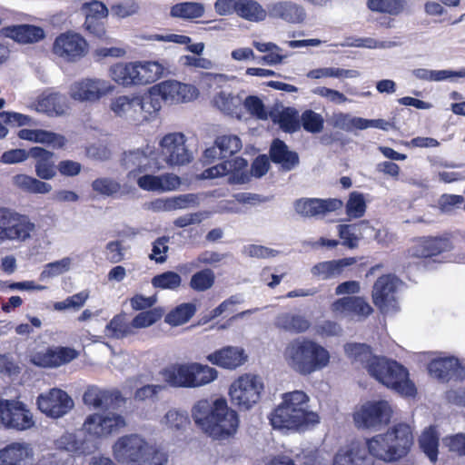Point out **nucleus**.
Masks as SVG:
<instances>
[{
    "label": "nucleus",
    "mask_w": 465,
    "mask_h": 465,
    "mask_svg": "<svg viewBox=\"0 0 465 465\" xmlns=\"http://www.w3.org/2000/svg\"><path fill=\"white\" fill-rule=\"evenodd\" d=\"M346 354L356 362L361 363L371 376L378 381L405 396H413L414 384L408 378L407 370L395 361L373 356L368 345L349 343L344 347Z\"/></svg>",
    "instance_id": "obj_1"
},
{
    "label": "nucleus",
    "mask_w": 465,
    "mask_h": 465,
    "mask_svg": "<svg viewBox=\"0 0 465 465\" xmlns=\"http://www.w3.org/2000/svg\"><path fill=\"white\" fill-rule=\"evenodd\" d=\"M195 424L213 439L223 440L233 435L239 425L238 414L227 406L224 399L211 402L199 401L192 410Z\"/></svg>",
    "instance_id": "obj_2"
},
{
    "label": "nucleus",
    "mask_w": 465,
    "mask_h": 465,
    "mask_svg": "<svg viewBox=\"0 0 465 465\" xmlns=\"http://www.w3.org/2000/svg\"><path fill=\"white\" fill-rule=\"evenodd\" d=\"M330 358V352L325 347L308 338L292 340L286 345L283 351V359L287 366L304 376L327 367Z\"/></svg>",
    "instance_id": "obj_3"
},
{
    "label": "nucleus",
    "mask_w": 465,
    "mask_h": 465,
    "mask_svg": "<svg viewBox=\"0 0 465 465\" xmlns=\"http://www.w3.org/2000/svg\"><path fill=\"white\" fill-rule=\"evenodd\" d=\"M309 397L302 391L282 395V402L271 414L274 429H307L319 422V416L308 411Z\"/></svg>",
    "instance_id": "obj_4"
},
{
    "label": "nucleus",
    "mask_w": 465,
    "mask_h": 465,
    "mask_svg": "<svg viewBox=\"0 0 465 465\" xmlns=\"http://www.w3.org/2000/svg\"><path fill=\"white\" fill-rule=\"evenodd\" d=\"M413 442L411 429L398 424L384 434H379L362 443L368 454L386 462L396 461L406 456Z\"/></svg>",
    "instance_id": "obj_5"
},
{
    "label": "nucleus",
    "mask_w": 465,
    "mask_h": 465,
    "mask_svg": "<svg viewBox=\"0 0 465 465\" xmlns=\"http://www.w3.org/2000/svg\"><path fill=\"white\" fill-rule=\"evenodd\" d=\"M114 459L125 465H165L167 455L138 434L120 437L113 445Z\"/></svg>",
    "instance_id": "obj_6"
},
{
    "label": "nucleus",
    "mask_w": 465,
    "mask_h": 465,
    "mask_svg": "<svg viewBox=\"0 0 465 465\" xmlns=\"http://www.w3.org/2000/svg\"><path fill=\"white\" fill-rule=\"evenodd\" d=\"M35 224L29 216L9 207H0V243H22L32 238Z\"/></svg>",
    "instance_id": "obj_7"
},
{
    "label": "nucleus",
    "mask_w": 465,
    "mask_h": 465,
    "mask_svg": "<svg viewBox=\"0 0 465 465\" xmlns=\"http://www.w3.org/2000/svg\"><path fill=\"white\" fill-rule=\"evenodd\" d=\"M263 389L262 377L247 373L231 384L229 394L234 405L240 410L247 411L259 402Z\"/></svg>",
    "instance_id": "obj_8"
},
{
    "label": "nucleus",
    "mask_w": 465,
    "mask_h": 465,
    "mask_svg": "<svg viewBox=\"0 0 465 465\" xmlns=\"http://www.w3.org/2000/svg\"><path fill=\"white\" fill-rule=\"evenodd\" d=\"M126 425V420L122 414L107 411L88 415L84 420L83 429L90 436L106 438L119 432Z\"/></svg>",
    "instance_id": "obj_9"
},
{
    "label": "nucleus",
    "mask_w": 465,
    "mask_h": 465,
    "mask_svg": "<svg viewBox=\"0 0 465 465\" xmlns=\"http://www.w3.org/2000/svg\"><path fill=\"white\" fill-rule=\"evenodd\" d=\"M0 422L7 429L23 431L35 426L31 411L16 400H0Z\"/></svg>",
    "instance_id": "obj_10"
},
{
    "label": "nucleus",
    "mask_w": 465,
    "mask_h": 465,
    "mask_svg": "<svg viewBox=\"0 0 465 465\" xmlns=\"http://www.w3.org/2000/svg\"><path fill=\"white\" fill-rule=\"evenodd\" d=\"M391 412L386 401H368L354 412L353 420L358 428L378 430L390 422Z\"/></svg>",
    "instance_id": "obj_11"
},
{
    "label": "nucleus",
    "mask_w": 465,
    "mask_h": 465,
    "mask_svg": "<svg viewBox=\"0 0 465 465\" xmlns=\"http://www.w3.org/2000/svg\"><path fill=\"white\" fill-rule=\"evenodd\" d=\"M185 142V136L182 133L167 134L161 139V155L167 165L182 166L192 162L193 153Z\"/></svg>",
    "instance_id": "obj_12"
},
{
    "label": "nucleus",
    "mask_w": 465,
    "mask_h": 465,
    "mask_svg": "<svg viewBox=\"0 0 465 465\" xmlns=\"http://www.w3.org/2000/svg\"><path fill=\"white\" fill-rule=\"evenodd\" d=\"M400 282L393 275H382L375 282L372 300L382 313H392L399 310L396 292Z\"/></svg>",
    "instance_id": "obj_13"
},
{
    "label": "nucleus",
    "mask_w": 465,
    "mask_h": 465,
    "mask_svg": "<svg viewBox=\"0 0 465 465\" xmlns=\"http://www.w3.org/2000/svg\"><path fill=\"white\" fill-rule=\"evenodd\" d=\"M36 404L41 412L53 419L66 415L74 406L68 393L58 388L39 394Z\"/></svg>",
    "instance_id": "obj_14"
},
{
    "label": "nucleus",
    "mask_w": 465,
    "mask_h": 465,
    "mask_svg": "<svg viewBox=\"0 0 465 465\" xmlns=\"http://www.w3.org/2000/svg\"><path fill=\"white\" fill-rule=\"evenodd\" d=\"M114 85L110 82L100 78H85L74 83L70 88V94L74 100L80 102H96L110 94Z\"/></svg>",
    "instance_id": "obj_15"
},
{
    "label": "nucleus",
    "mask_w": 465,
    "mask_h": 465,
    "mask_svg": "<svg viewBox=\"0 0 465 465\" xmlns=\"http://www.w3.org/2000/svg\"><path fill=\"white\" fill-rule=\"evenodd\" d=\"M154 161V147L149 144L124 152L122 157V164L128 170L129 179H135L141 173L151 171Z\"/></svg>",
    "instance_id": "obj_16"
},
{
    "label": "nucleus",
    "mask_w": 465,
    "mask_h": 465,
    "mask_svg": "<svg viewBox=\"0 0 465 465\" xmlns=\"http://www.w3.org/2000/svg\"><path fill=\"white\" fill-rule=\"evenodd\" d=\"M84 403L95 410L115 409L125 403V398L117 389L90 385L83 395Z\"/></svg>",
    "instance_id": "obj_17"
},
{
    "label": "nucleus",
    "mask_w": 465,
    "mask_h": 465,
    "mask_svg": "<svg viewBox=\"0 0 465 465\" xmlns=\"http://www.w3.org/2000/svg\"><path fill=\"white\" fill-rule=\"evenodd\" d=\"M87 49L86 41L75 33L61 34L56 37L53 46L54 53L67 61L82 58L87 53Z\"/></svg>",
    "instance_id": "obj_18"
},
{
    "label": "nucleus",
    "mask_w": 465,
    "mask_h": 465,
    "mask_svg": "<svg viewBox=\"0 0 465 465\" xmlns=\"http://www.w3.org/2000/svg\"><path fill=\"white\" fill-rule=\"evenodd\" d=\"M341 200L335 198H301L294 202L295 212L305 218L319 217L342 207Z\"/></svg>",
    "instance_id": "obj_19"
},
{
    "label": "nucleus",
    "mask_w": 465,
    "mask_h": 465,
    "mask_svg": "<svg viewBox=\"0 0 465 465\" xmlns=\"http://www.w3.org/2000/svg\"><path fill=\"white\" fill-rule=\"evenodd\" d=\"M428 371L430 376L443 382L465 379V368L453 357L431 361Z\"/></svg>",
    "instance_id": "obj_20"
},
{
    "label": "nucleus",
    "mask_w": 465,
    "mask_h": 465,
    "mask_svg": "<svg viewBox=\"0 0 465 465\" xmlns=\"http://www.w3.org/2000/svg\"><path fill=\"white\" fill-rule=\"evenodd\" d=\"M267 9L269 17L289 24H302L307 16L305 8L302 5L289 0L270 3L267 5Z\"/></svg>",
    "instance_id": "obj_21"
},
{
    "label": "nucleus",
    "mask_w": 465,
    "mask_h": 465,
    "mask_svg": "<svg viewBox=\"0 0 465 465\" xmlns=\"http://www.w3.org/2000/svg\"><path fill=\"white\" fill-rule=\"evenodd\" d=\"M163 100L169 103L187 102L197 95V90L191 84L174 80L163 81L154 86Z\"/></svg>",
    "instance_id": "obj_22"
},
{
    "label": "nucleus",
    "mask_w": 465,
    "mask_h": 465,
    "mask_svg": "<svg viewBox=\"0 0 465 465\" xmlns=\"http://www.w3.org/2000/svg\"><path fill=\"white\" fill-rule=\"evenodd\" d=\"M332 465H373V460L364 445L352 442L338 450Z\"/></svg>",
    "instance_id": "obj_23"
},
{
    "label": "nucleus",
    "mask_w": 465,
    "mask_h": 465,
    "mask_svg": "<svg viewBox=\"0 0 465 465\" xmlns=\"http://www.w3.org/2000/svg\"><path fill=\"white\" fill-rule=\"evenodd\" d=\"M331 310L339 317H367L372 312L371 305L359 296H348L339 299L332 303Z\"/></svg>",
    "instance_id": "obj_24"
},
{
    "label": "nucleus",
    "mask_w": 465,
    "mask_h": 465,
    "mask_svg": "<svg viewBox=\"0 0 465 465\" xmlns=\"http://www.w3.org/2000/svg\"><path fill=\"white\" fill-rule=\"evenodd\" d=\"M135 180L141 189L148 192L173 191L181 184L180 178L173 173L138 175Z\"/></svg>",
    "instance_id": "obj_25"
},
{
    "label": "nucleus",
    "mask_w": 465,
    "mask_h": 465,
    "mask_svg": "<svg viewBox=\"0 0 465 465\" xmlns=\"http://www.w3.org/2000/svg\"><path fill=\"white\" fill-rule=\"evenodd\" d=\"M207 360L212 364L224 369L233 370L246 361L247 355L242 348L227 346L210 353L207 356Z\"/></svg>",
    "instance_id": "obj_26"
},
{
    "label": "nucleus",
    "mask_w": 465,
    "mask_h": 465,
    "mask_svg": "<svg viewBox=\"0 0 465 465\" xmlns=\"http://www.w3.org/2000/svg\"><path fill=\"white\" fill-rule=\"evenodd\" d=\"M140 95L131 94L119 95L111 100L110 109L118 117L139 120Z\"/></svg>",
    "instance_id": "obj_27"
},
{
    "label": "nucleus",
    "mask_w": 465,
    "mask_h": 465,
    "mask_svg": "<svg viewBox=\"0 0 465 465\" xmlns=\"http://www.w3.org/2000/svg\"><path fill=\"white\" fill-rule=\"evenodd\" d=\"M56 447L77 455H89L96 450L94 440L66 432L56 440Z\"/></svg>",
    "instance_id": "obj_28"
},
{
    "label": "nucleus",
    "mask_w": 465,
    "mask_h": 465,
    "mask_svg": "<svg viewBox=\"0 0 465 465\" xmlns=\"http://www.w3.org/2000/svg\"><path fill=\"white\" fill-rule=\"evenodd\" d=\"M355 262L356 258L353 257L321 262L311 268V273L320 281H326L338 277L344 268L353 265Z\"/></svg>",
    "instance_id": "obj_29"
},
{
    "label": "nucleus",
    "mask_w": 465,
    "mask_h": 465,
    "mask_svg": "<svg viewBox=\"0 0 465 465\" xmlns=\"http://www.w3.org/2000/svg\"><path fill=\"white\" fill-rule=\"evenodd\" d=\"M31 108L49 115H61L67 109L66 96L59 93H43L38 99L32 103Z\"/></svg>",
    "instance_id": "obj_30"
},
{
    "label": "nucleus",
    "mask_w": 465,
    "mask_h": 465,
    "mask_svg": "<svg viewBox=\"0 0 465 465\" xmlns=\"http://www.w3.org/2000/svg\"><path fill=\"white\" fill-rule=\"evenodd\" d=\"M33 457L28 443L14 442L0 450V465H26Z\"/></svg>",
    "instance_id": "obj_31"
},
{
    "label": "nucleus",
    "mask_w": 465,
    "mask_h": 465,
    "mask_svg": "<svg viewBox=\"0 0 465 465\" xmlns=\"http://www.w3.org/2000/svg\"><path fill=\"white\" fill-rule=\"evenodd\" d=\"M192 362L176 363L162 371L163 379L174 388H191Z\"/></svg>",
    "instance_id": "obj_32"
},
{
    "label": "nucleus",
    "mask_w": 465,
    "mask_h": 465,
    "mask_svg": "<svg viewBox=\"0 0 465 465\" xmlns=\"http://www.w3.org/2000/svg\"><path fill=\"white\" fill-rule=\"evenodd\" d=\"M110 75L115 83L124 87L142 85L138 62L116 64L111 67Z\"/></svg>",
    "instance_id": "obj_33"
},
{
    "label": "nucleus",
    "mask_w": 465,
    "mask_h": 465,
    "mask_svg": "<svg viewBox=\"0 0 465 465\" xmlns=\"http://www.w3.org/2000/svg\"><path fill=\"white\" fill-rule=\"evenodd\" d=\"M270 156L273 163L281 165L283 171L293 170L299 164V155L296 152L289 150L284 142L275 139L270 148Z\"/></svg>",
    "instance_id": "obj_34"
},
{
    "label": "nucleus",
    "mask_w": 465,
    "mask_h": 465,
    "mask_svg": "<svg viewBox=\"0 0 465 465\" xmlns=\"http://www.w3.org/2000/svg\"><path fill=\"white\" fill-rule=\"evenodd\" d=\"M6 37L12 38L17 43L33 44L44 39V30L36 25H12L3 29Z\"/></svg>",
    "instance_id": "obj_35"
},
{
    "label": "nucleus",
    "mask_w": 465,
    "mask_h": 465,
    "mask_svg": "<svg viewBox=\"0 0 465 465\" xmlns=\"http://www.w3.org/2000/svg\"><path fill=\"white\" fill-rule=\"evenodd\" d=\"M141 84L156 82L171 73L170 64L166 60L138 62Z\"/></svg>",
    "instance_id": "obj_36"
},
{
    "label": "nucleus",
    "mask_w": 465,
    "mask_h": 465,
    "mask_svg": "<svg viewBox=\"0 0 465 465\" xmlns=\"http://www.w3.org/2000/svg\"><path fill=\"white\" fill-rule=\"evenodd\" d=\"M213 102L215 106L223 113L241 118L243 104L242 94L222 91L215 95Z\"/></svg>",
    "instance_id": "obj_37"
},
{
    "label": "nucleus",
    "mask_w": 465,
    "mask_h": 465,
    "mask_svg": "<svg viewBox=\"0 0 465 465\" xmlns=\"http://www.w3.org/2000/svg\"><path fill=\"white\" fill-rule=\"evenodd\" d=\"M450 248L447 238H427L418 242L412 249L411 254L417 257H432Z\"/></svg>",
    "instance_id": "obj_38"
},
{
    "label": "nucleus",
    "mask_w": 465,
    "mask_h": 465,
    "mask_svg": "<svg viewBox=\"0 0 465 465\" xmlns=\"http://www.w3.org/2000/svg\"><path fill=\"white\" fill-rule=\"evenodd\" d=\"M54 153L41 147L31 148V157L37 159L35 163L36 175L44 180H50L56 174V171L52 162Z\"/></svg>",
    "instance_id": "obj_39"
},
{
    "label": "nucleus",
    "mask_w": 465,
    "mask_h": 465,
    "mask_svg": "<svg viewBox=\"0 0 465 465\" xmlns=\"http://www.w3.org/2000/svg\"><path fill=\"white\" fill-rule=\"evenodd\" d=\"M237 15L249 22L260 23L268 16V9L255 0H239Z\"/></svg>",
    "instance_id": "obj_40"
},
{
    "label": "nucleus",
    "mask_w": 465,
    "mask_h": 465,
    "mask_svg": "<svg viewBox=\"0 0 465 465\" xmlns=\"http://www.w3.org/2000/svg\"><path fill=\"white\" fill-rule=\"evenodd\" d=\"M310 322L302 315L283 312L275 319V326L286 331L302 333L310 328Z\"/></svg>",
    "instance_id": "obj_41"
},
{
    "label": "nucleus",
    "mask_w": 465,
    "mask_h": 465,
    "mask_svg": "<svg viewBox=\"0 0 465 465\" xmlns=\"http://www.w3.org/2000/svg\"><path fill=\"white\" fill-rule=\"evenodd\" d=\"M205 13V6L199 2H183L171 7L170 15L183 20L201 18Z\"/></svg>",
    "instance_id": "obj_42"
},
{
    "label": "nucleus",
    "mask_w": 465,
    "mask_h": 465,
    "mask_svg": "<svg viewBox=\"0 0 465 465\" xmlns=\"http://www.w3.org/2000/svg\"><path fill=\"white\" fill-rule=\"evenodd\" d=\"M13 184L29 193H47L52 185L26 174H16L12 178Z\"/></svg>",
    "instance_id": "obj_43"
},
{
    "label": "nucleus",
    "mask_w": 465,
    "mask_h": 465,
    "mask_svg": "<svg viewBox=\"0 0 465 465\" xmlns=\"http://www.w3.org/2000/svg\"><path fill=\"white\" fill-rule=\"evenodd\" d=\"M163 210L170 212L179 209H187L199 205V197L195 193L180 194L163 201L156 202Z\"/></svg>",
    "instance_id": "obj_44"
},
{
    "label": "nucleus",
    "mask_w": 465,
    "mask_h": 465,
    "mask_svg": "<svg viewBox=\"0 0 465 465\" xmlns=\"http://www.w3.org/2000/svg\"><path fill=\"white\" fill-rule=\"evenodd\" d=\"M247 166V161L242 157H236L232 161H223L214 166H212L203 173L205 179H213L225 175L233 171H239Z\"/></svg>",
    "instance_id": "obj_45"
},
{
    "label": "nucleus",
    "mask_w": 465,
    "mask_h": 465,
    "mask_svg": "<svg viewBox=\"0 0 465 465\" xmlns=\"http://www.w3.org/2000/svg\"><path fill=\"white\" fill-rule=\"evenodd\" d=\"M328 124L335 129L347 133L361 130V117L353 116L348 113H333L329 118Z\"/></svg>",
    "instance_id": "obj_46"
},
{
    "label": "nucleus",
    "mask_w": 465,
    "mask_h": 465,
    "mask_svg": "<svg viewBox=\"0 0 465 465\" xmlns=\"http://www.w3.org/2000/svg\"><path fill=\"white\" fill-rule=\"evenodd\" d=\"M192 370L191 388L205 386L215 381L218 377L216 369L205 364L192 362Z\"/></svg>",
    "instance_id": "obj_47"
},
{
    "label": "nucleus",
    "mask_w": 465,
    "mask_h": 465,
    "mask_svg": "<svg viewBox=\"0 0 465 465\" xmlns=\"http://www.w3.org/2000/svg\"><path fill=\"white\" fill-rule=\"evenodd\" d=\"M420 447L431 462L438 460L439 434L434 427L426 429L419 440Z\"/></svg>",
    "instance_id": "obj_48"
},
{
    "label": "nucleus",
    "mask_w": 465,
    "mask_h": 465,
    "mask_svg": "<svg viewBox=\"0 0 465 465\" xmlns=\"http://www.w3.org/2000/svg\"><path fill=\"white\" fill-rule=\"evenodd\" d=\"M367 6L372 12L398 15L408 6L407 0H368Z\"/></svg>",
    "instance_id": "obj_49"
},
{
    "label": "nucleus",
    "mask_w": 465,
    "mask_h": 465,
    "mask_svg": "<svg viewBox=\"0 0 465 465\" xmlns=\"http://www.w3.org/2000/svg\"><path fill=\"white\" fill-rule=\"evenodd\" d=\"M105 336L113 339H123L132 333V326L123 314L115 315L104 329Z\"/></svg>",
    "instance_id": "obj_50"
},
{
    "label": "nucleus",
    "mask_w": 465,
    "mask_h": 465,
    "mask_svg": "<svg viewBox=\"0 0 465 465\" xmlns=\"http://www.w3.org/2000/svg\"><path fill=\"white\" fill-rule=\"evenodd\" d=\"M226 256L227 254L225 253H220L213 251H204L201 252L196 259L181 265L180 271L187 272L199 268L201 264L215 265L216 263L221 262Z\"/></svg>",
    "instance_id": "obj_51"
},
{
    "label": "nucleus",
    "mask_w": 465,
    "mask_h": 465,
    "mask_svg": "<svg viewBox=\"0 0 465 465\" xmlns=\"http://www.w3.org/2000/svg\"><path fill=\"white\" fill-rule=\"evenodd\" d=\"M196 306L193 303H182L165 316V322L172 326L186 323L195 313Z\"/></svg>",
    "instance_id": "obj_52"
},
{
    "label": "nucleus",
    "mask_w": 465,
    "mask_h": 465,
    "mask_svg": "<svg viewBox=\"0 0 465 465\" xmlns=\"http://www.w3.org/2000/svg\"><path fill=\"white\" fill-rule=\"evenodd\" d=\"M215 144L219 147V155L222 158H228L242 149L241 139L234 134H224L217 136Z\"/></svg>",
    "instance_id": "obj_53"
},
{
    "label": "nucleus",
    "mask_w": 465,
    "mask_h": 465,
    "mask_svg": "<svg viewBox=\"0 0 465 465\" xmlns=\"http://www.w3.org/2000/svg\"><path fill=\"white\" fill-rule=\"evenodd\" d=\"M215 282L214 272L209 269H203L192 275L189 286L196 292H205L211 289Z\"/></svg>",
    "instance_id": "obj_54"
},
{
    "label": "nucleus",
    "mask_w": 465,
    "mask_h": 465,
    "mask_svg": "<svg viewBox=\"0 0 465 465\" xmlns=\"http://www.w3.org/2000/svg\"><path fill=\"white\" fill-rule=\"evenodd\" d=\"M338 234L343 246L349 249L358 247L361 239L357 223L340 224L338 226Z\"/></svg>",
    "instance_id": "obj_55"
},
{
    "label": "nucleus",
    "mask_w": 465,
    "mask_h": 465,
    "mask_svg": "<svg viewBox=\"0 0 465 465\" xmlns=\"http://www.w3.org/2000/svg\"><path fill=\"white\" fill-rule=\"evenodd\" d=\"M346 214L350 219H358L366 212V203L363 194L359 192H352L346 203Z\"/></svg>",
    "instance_id": "obj_56"
},
{
    "label": "nucleus",
    "mask_w": 465,
    "mask_h": 465,
    "mask_svg": "<svg viewBox=\"0 0 465 465\" xmlns=\"http://www.w3.org/2000/svg\"><path fill=\"white\" fill-rule=\"evenodd\" d=\"M277 122L281 129L286 133H294L301 127L298 112L291 107L285 108L280 113Z\"/></svg>",
    "instance_id": "obj_57"
},
{
    "label": "nucleus",
    "mask_w": 465,
    "mask_h": 465,
    "mask_svg": "<svg viewBox=\"0 0 465 465\" xmlns=\"http://www.w3.org/2000/svg\"><path fill=\"white\" fill-rule=\"evenodd\" d=\"M181 283V276L172 271L157 274L152 279L153 286L163 290H175L180 287Z\"/></svg>",
    "instance_id": "obj_58"
},
{
    "label": "nucleus",
    "mask_w": 465,
    "mask_h": 465,
    "mask_svg": "<svg viewBox=\"0 0 465 465\" xmlns=\"http://www.w3.org/2000/svg\"><path fill=\"white\" fill-rule=\"evenodd\" d=\"M303 129L312 134L321 133L323 129L324 119L322 114L308 109L301 115Z\"/></svg>",
    "instance_id": "obj_59"
},
{
    "label": "nucleus",
    "mask_w": 465,
    "mask_h": 465,
    "mask_svg": "<svg viewBox=\"0 0 465 465\" xmlns=\"http://www.w3.org/2000/svg\"><path fill=\"white\" fill-rule=\"evenodd\" d=\"M89 298L88 291H82L78 293H75L72 296L67 297L65 300L62 302H56L54 303V309L55 311H64L68 309H73L77 311L81 309L86 301Z\"/></svg>",
    "instance_id": "obj_60"
},
{
    "label": "nucleus",
    "mask_w": 465,
    "mask_h": 465,
    "mask_svg": "<svg viewBox=\"0 0 465 465\" xmlns=\"http://www.w3.org/2000/svg\"><path fill=\"white\" fill-rule=\"evenodd\" d=\"M71 262V258L64 257L59 261L47 263L40 273V280L53 278L69 271Z\"/></svg>",
    "instance_id": "obj_61"
},
{
    "label": "nucleus",
    "mask_w": 465,
    "mask_h": 465,
    "mask_svg": "<svg viewBox=\"0 0 465 465\" xmlns=\"http://www.w3.org/2000/svg\"><path fill=\"white\" fill-rule=\"evenodd\" d=\"M164 422L172 430H183L190 424V420L185 411L173 409L167 411Z\"/></svg>",
    "instance_id": "obj_62"
},
{
    "label": "nucleus",
    "mask_w": 465,
    "mask_h": 465,
    "mask_svg": "<svg viewBox=\"0 0 465 465\" xmlns=\"http://www.w3.org/2000/svg\"><path fill=\"white\" fill-rule=\"evenodd\" d=\"M92 188L99 194L111 196L120 191L121 184L113 178L102 177L92 183Z\"/></svg>",
    "instance_id": "obj_63"
},
{
    "label": "nucleus",
    "mask_w": 465,
    "mask_h": 465,
    "mask_svg": "<svg viewBox=\"0 0 465 465\" xmlns=\"http://www.w3.org/2000/svg\"><path fill=\"white\" fill-rule=\"evenodd\" d=\"M110 10L113 16L124 19L135 15L139 5L134 0H126L112 5Z\"/></svg>",
    "instance_id": "obj_64"
}]
</instances>
